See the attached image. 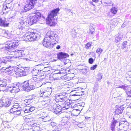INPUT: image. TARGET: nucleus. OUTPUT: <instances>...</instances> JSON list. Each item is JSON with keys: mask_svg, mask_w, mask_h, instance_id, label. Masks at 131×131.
<instances>
[{"mask_svg": "<svg viewBox=\"0 0 131 131\" xmlns=\"http://www.w3.org/2000/svg\"><path fill=\"white\" fill-rule=\"evenodd\" d=\"M40 16V13H37V14H34L30 19L23 20L22 26L19 27L17 29V34H19L21 32L24 26H29L36 23L38 20V18Z\"/></svg>", "mask_w": 131, "mask_h": 131, "instance_id": "obj_1", "label": "nucleus"}, {"mask_svg": "<svg viewBox=\"0 0 131 131\" xmlns=\"http://www.w3.org/2000/svg\"><path fill=\"white\" fill-rule=\"evenodd\" d=\"M124 123L122 122L118 123V122L116 121H114L113 122L111 126V128L112 131H115V127L116 125H119L117 127L119 131H126L128 127L129 123L127 122H123Z\"/></svg>", "mask_w": 131, "mask_h": 131, "instance_id": "obj_2", "label": "nucleus"}, {"mask_svg": "<svg viewBox=\"0 0 131 131\" xmlns=\"http://www.w3.org/2000/svg\"><path fill=\"white\" fill-rule=\"evenodd\" d=\"M59 11V8H58L54 9L50 12L46 19L47 24L50 26H54L56 24L57 20L54 18V17L57 16Z\"/></svg>", "mask_w": 131, "mask_h": 131, "instance_id": "obj_3", "label": "nucleus"}, {"mask_svg": "<svg viewBox=\"0 0 131 131\" xmlns=\"http://www.w3.org/2000/svg\"><path fill=\"white\" fill-rule=\"evenodd\" d=\"M39 64L37 65L35 68L33 69L31 71L32 74L34 75L37 76L38 75L40 72H43V69L44 68L43 66L48 65V63L47 62L43 60H39Z\"/></svg>", "mask_w": 131, "mask_h": 131, "instance_id": "obj_4", "label": "nucleus"}, {"mask_svg": "<svg viewBox=\"0 0 131 131\" xmlns=\"http://www.w3.org/2000/svg\"><path fill=\"white\" fill-rule=\"evenodd\" d=\"M42 80V79H40L37 77H34L29 80L30 91L41 86L42 84L39 85V82Z\"/></svg>", "mask_w": 131, "mask_h": 131, "instance_id": "obj_5", "label": "nucleus"}, {"mask_svg": "<svg viewBox=\"0 0 131 131\" xmlns=\"http://www.w3.org/2000/svg\"><path fill=\"white\" fill-rule=\"evenodd\" d=\"M16 16V17H17V19L18 20L19 23V25L17 28H18L19 27L22 26L23 20L24 19V17L21 13L17 11H15L13 13H11L9 16V18H14Z\"/></svg>", "mask_w": 131, "mask_h": 131, "instance_id": "obj_6", "label": "nucleus"}, {"mask_svg": "<svg viewBox=\"0 0 131 131\" xmlns=\"http://www.w3.org/2000/svg\"><path fill=\"white\" fill-rule=\"evenodd\" d=\"M38 35L37 33L28 32L23 36L25 38V40L32 41L36 40L37 39Z\"/></svg>", "mask_w": 131, "mask_h": 131, "instance_id": "obj_7", "label": "nucleus"}, {"mask_svg": "<svg viewBox=\"0 0 131 131\" xmlns=\"http://www.w3.org/2000/svg\"><path fill=\"white\" fill-rule=\"evenodd\" d=\"M36 1V0H27V4L25 5L24 8L22 9L21 12H25L32 9Z\"/></svg>", "mask_w": 131, "mask_h": 131, "instance_id": "obj_8", "label": "nucleus"}, {"mask_svg": "<svg viewBox=\"0 0 131 131\" xmlns=\"http://www.w3.org/2000/svg\"><path fill=\"white\" fill-rule=\"evenodd\" d=\"M28 67H23L21 69H18L15 71V73L16 75L19 76H25L27 75L28 73L29 69Z\"/></svg>", "mask_w": 131, "mask_h": 131, "instance_id": "obj_9", "label": "nucleus"}, {"mask_svg": "<svg viewBox=\"0 0 131 131\" xmlns=\"http://www.w3.org/2000/svg\"><path fill=\"white\" fill-rule=\"evenodd\" d=\"M46 36L50 37L52 42L53 43L56 42L58 41V37L57 35L55 34L53 32L49 31L46 34Z\"/></svg>", "mask_w": 131, "mask_h": 131, "instance_id": "obj_10", "label": "nucleus"}, {"mask_svg": "<svg viewBox=\"0 0 131 131\" xmlns=\"http://www.w3.org/2000/svg\"><path fill=\"white\" fill-rule=\"evenodd\" d=\"M8 87V90L11 93L18 92L20 90H21L19 83L17 84H13L11 85H9Z\"/></svg>", "mask_w": 131, "mask_h": 131, "instance_id": "obj_11", "label": "nucleus"}, {"mask_svg": "<svg viewBox=\"0 0 131 131\" xmlns=\"http://www.w3.org/2000/svg\"><path fill=\"white\" fill-rule=\"evenodd\" d=\"M43 46L47 48H51L53 47V45L56 44V43H53L48 36H46L44 38L42 43Z\"/></svg>", "mask_w": 131, "mask_h": 131, "instance_id": "obj_12", "label": "nucleus"}, {"mask_svg": "<svg viewBox=\"0 0 131 131\" xmlns=\"http://www.w3.org/2000/svg\"><path fill=\"white\" fill-rule=\"evenodd\" d=\"M8 45L5 47V49L9 50L16 48L18 46L17 44L14 40L9 41Z\"/></svg>", "mask_w": 131, "mask_h": 131, "instance_id": "obj_13", "label": "nucleus"}, {"mask_svg": "<svg viewBox=\"0 0 131 131\" xmlns=\"http://www.w3.org/2000/svg\"><path fill=\"white\" fill-rule=\"evenodd\" d=\"M13 52L14 53L15 56L13 57L9 56V58H18L19 57H22L25 55L24 51L23 50H16Z\"/></svg>", "mask_w": 131, "mask_h": 131, "instance_id": "obj_14", "label": "nucleus"}, {"mask_svg": "<svg viewBox=\"0 0 131 131\" xmlns=\"http://www.w3.org/2000/svg\"><path fill=\"white\" fill-rule=\"evenodd\" d=\"M21 88H22L23 89L26 91H30L29 81H26L22 83L21 85Z\"/></svg>", "mask_w": 131, "mask_h": 131, "instance_id": "obj_15", "label": "nucleus"}, {"mask_svg": "<svg viewBox=\"0 0 131 131\" xmlns=\"http://www.w3.org/2000/svg\"><path fill=\"white\" fill-rule=\"evenodd\" d=\"M66 101H65L64 103L62 105V108H64L67 109L69 107H72L73 104L72 102L69 100L66 99Z\"/></svg>", "mask_w": 131, "mask_h": 131, "instance_id": "obj_16", "label": "nucleus"}, {"mask_svg": "<svg viewBox=\"0 0 131 131\" xmlns=\"http://www.w3.org/2000/svg\"><path fill=\"white\" fill-rule=\"evenodd\" d=\"M53 106V108L54 109V111L56 114L59 115L61 113L62 109V106L59 105L57 106L56 104H54Z\"/></svg>", "mask_w": 131, "mask_h": 131, "instance_id": "obj_17", "label": "nucleus"}, {"mask_svg": "<svg viewBox=\"0 0 131 131\" xmlns=\"http://www.w3.org/2000/svg\"><path fill=\"white\" fill-rule=\"evenodd\" d=\"M67 94L65 93H62L56 95V97L58 99H60L61 100L60 101V102L62 101L63 100L65 101L67 98L66 96Z\"/></svg>", "mask_w": 131, "mask_h": 131, "instance_id": "obj_18", "label": "nucleus"}, {"mask_svg": "<svg viewBox=\"0 0 131 131\" xmlns=\"http://www.w3.org/2000/svg\"><path fill=\"white\" fill-rule=\"evenodd\" d=\"M1 69L4 70L5 72L9 74H11L13 72V70L11 69V67L6 68L0 66V70Z\"/></svg>", "mask_w": 131, "mask_h": 131, "instance_id": "obj_19", "label": "nucleus"}, {"mask_svg": "<svg viewBox=\"0 0 131 131\" xmlns=\"http://www.w3.org/2000/svg\"><path fill=\"white\" fill-rule=\"evenodd\" d=\"M124 110V107L122 106L119 107L116 106V108L115 112V113L117 114H119L122 113Z\"/></svg>", "mask_w": 131, "mask_h": 131, "instance_id": "obj_20", "label": "nucleus"}, {"mask_svg": "<svg viewBox=\"0 0 131 131\" xmlns=\"http://www.w3.org/2000/svg\"><path fill=\"white\" fill-rule=\"evenodd\" d=\"M58 58L60 60L62 58H66L69 56V55L67 53L62 52L59 53L57 54Z\"/></svg>", "mask_w": 131, "mask_h": 131, "instance_id": "obj_21", "label": "nucleus"}, {"mask_svg": "<svg viewBox=\"0 0 131 131\" xmlns=\"http://www.w3.org/2000/svg\"><path fill=\"white\" fill-rule=\"evenodd\" d=\"M12 101L10 99H6L4 100V106L8 107L12 103Z\"/></svg>", "mask_w": 131, "mask_h": 131, "instance_id": "obj_22", "label": "nucleus"}, {"mask_svg": "<svg viewBox=\"0 0 131 131\" xmlns=\"http://www.w3.org/2000/svg\"><path fill=\"white\" fill-rule=\"evenodd\" d=\"M0 24L1 26H7L9 24V23H7V22L6 20V19L4 17H3L2 18L0 19Z\"/></svg>", "mask_w": 131, "mask_h": 131, "instance_id": "obj_23", "label": "nucleus"}, {"mask_svg": "<svg viewBox=\"0 0 131 131\" xmlns=\"http://www.w3.org/2000/svg\"><path fill=\"white\" fill-rule=\"evenodd\" d=\"M51 89L50 88H47L45 91L42 93L43 94L46 96H49L51 93Z\"/></svg>", "mask_w": 131, "mask_h": 131, "instance_id": "obj_24", "label": "nucleus"}, {"mask_svg": "<svg viewBox=\"0 0 131 131\" xmlns=\"http://www.w3.org/2000/svg\"><path fill=\"white\" fill-rule=\"evenodd\" d=\"M34 97L35 96L33 95H30L26 97V99L25 100V101L27 103H31L32 102V100Z\"/></svg>", "mask_w": 131, "mask_h": 131, "instance_id": "obj_25", "label": "nucleus"}, {"mask_svg": "<svg viewBox=\"0 0 131 131\" xmlns=\"http://www.w3.org/2000/svg\"><path fill=\"white\" fill-rule=\"evenodd\" d=\"M117 88L122 89L125 91V92L126 91L129 90L130 88L127 85H123L121 86H119L117 87Z\"/></svg>", "mask_w": 131, "mask_h": 131, "instance_id": "obj_26", "label": "nucleus"}, {"mask_svg": "<svg viewBox=\"0 0 131 131\" xmlns=\"http://www.w3.org/2000/svg\"><path fill=\"white\" fill-rule=\"evenodd\" d=\"M7 85V82L6 80H0V86L5 87Z\"/></svg>", "mask_w": 131, "mask_h": 131, "instance_id": "obj_27", "label": "nucleus"}, {"mask_svg": "<svg viewBox=\"0 0 131 131\" xmlns=\"http://www.w3.org/2000/svg\"><path fill=\"white\" fill-rule=\"evenodd\" d=\"M9 59V56H8L7 58L6 57L4 58L3 60L1 59L0 58V64L2 63L5 64L7 61H10Z\"/></svg>", "mask_w": 131, "mask_h": 131, "instance_id": "obj_28", "label": "nucleus"}, {"mask_svg": "<svg viewBox=\"0 0 131 131\" xmlns=\"http://www.w3.org/2000/svg\"><path fill=\"white\" fill-rule=\"evenodd\" d=\"M60 74L59 73H54L52 76V77L54 79H59L61 78Z\"/></svg>", "mask_w": 131, "mask_h": 131, "instance_id": "obj_29", "label": "nucleus"}, {"mask_svg": "<svg viewBox=\"0 0 131 131\" xmlns=\"http://www.w3.org/2000/svg\"><path fill=\"white\" fill-rule=\"evenodd\" d=\"M122 36L120 35L116 36L115 38V42L117 43L119 41L122 39Z\"/></svg>", "mask_w": 131, "mask_h": 131, "instance_id": "obj_30", "label": "nucleus"}, {"mask_svg": "<svg viewBox=\"0 0 131 131\" xmlns=\"http://www.w3.org/2000/svg\"><path fill=\"white\" fill-rule=\"evenodd\" d=\"M21 107H18V108L14 109H10V110L9 112L10 113H13V112H15L18 111H21Z\"/></svg>", "mask_w": 131, "mask_h": 131, "instance_id": "obj_31", "label": "nucleus"}, {"mask_svg": "<svg viewBox=\"0 0 131 131\" xmlns=\"http://www.w3.org/2000/svg\"><path fill=\"white\" fill-rule=\"evenodd\" d=\"M117 11V8L115 7H112L111 9V13L113 14V15L116 14Z\"/></svg>", "mask_w": 131, "mask_h": 131, "instance_id": "obj_32", "label": "nucleus"}, {"mask_svg": "<svg viewBox=\"0 0 131 131\" xmlns=\"http://www.w3.org/2000/svg\"><path fill=\"white\" fill-rule=\"evenodd\" d=\"M126 114L129 116V114H131V106H129L126 109Z\"/></svg>", "mask_w": 131, "mask_h": 131, "instance_id": "obj_33", "label": "nucleus"}, {"mask_svg": "<svg viewBox=\"0 0 131 131\" xmlns=\"http://www.w3.org/2000/svg\"><path fill=\"white\" fill-rule=\"evenodd\" d=\"M125 92L128 96L129 97H131V89L130 90L126 91Z\"/></svg>", "mask_w": 131, "mask_h": 131, "instance_id": "obj_34", "label": "nucleus"}, {"mask_svg": "<svg viewBox=\"0 0 131 131\" xmlns=\"http://www.w3.org/2000/svg\"><path fill=\"white\" fill-rule=\"evenodd\" d=\"M38 57L37 56H35V57L31 60V61H34L35 62L38 61L39 60Z\"/></svg>", "mask_w": 131, "mask_h": 131, "instance_id": "obj_35", "label": "nucleus"}, {"mask_svg": "<svg viewBox=\"0 0 131 131\" xmlns=\"http://www.w3.org/2000/svg\"><path fill=\"white\" fill-rule=\"evenodd\" d=\"M103 51V50L102 49L100 48H98L96 50V52L98 54H99V56H100V54Z\"/></svg>", "mask_w": 131, "mask_h": 131, "instance_id": "obj_36", "label": "nucleus"}, {"mask_svg": "<svg viewBox=\"0 0 131 131\" xmlns=\"http://www.w3.org/2000/svg\"><path fill=\"white\" fill-rule=\"evenodd\" d=\"M30 106H26L25 107V108L24 109L25 110L24 111V112L25 113H27L29 112Z\"/></svg>", "mask_w": 131, "mask_h": 131, "instance_id": "obj_37", "label": "nucleus"}, {"mask_svg": "<svg viewBox=\"0 0 131 131\" xmlns=\"http://www.w3.org/2000/svg\"><path fill=\"white\" fill-rule=\"evenodd\" d=\"M83 93V92H76V94H74L73 95V96H81L82 95H83L82 94Z\"/></svg>", "mask_w": 131, "mask_h": 131, "instance_id": "obj_38", "label": "nucleus"}, {"mask_svg": "<svg viewBox=\"0 0 131 131\" xmlns=\"http://www.w3.org/2000/svg\"><path fill=\"white\" fill-rule=\"evenodd\" d=\"M18 103H15V105H14L13 107H12L11 109H17L18 107H20L18 105Z\"/></svg>", "mask_w": 131, "mask_h": 131, "instance_id": "obj_39", "label": "nucleus"}, {"mask_svg": "<svg viewBox=\"0 0 131 131\" xmlns=\"http://www.w3.org/2000/svg\"><path fill=\"white\" fill-rule=\"evenodd\" d=\"M59 127V126L58 125L56 126L54 129L52 130V131H60V128Z\"/></svg>", "mask_w": 131, "mask_h": 131, "instance_id": "obj_40", "label": "nucleus"}, {"mask_svg": "<svg viewBox=\"0 0 131 131\" xmlns=\"http://www.w3.org/2000/svg\"><path fill=\"white\" fill-rule=\"evenodd\" d=\"M88 69L87 68H85L83 69L82 70V71L83 73L85 74L88 71Z\"/></svg>", "mask_w": 131, "mask_h": 131, "instance_id": "obj_41", "label": "nucleus"}, {"mask_svg": "<svg viewBox=\"0 0 131 131\" xmlns=\"http://www.w3.org/2000/svg\"><path fill=\"white\" fill-rule=\"evenodd\" d=\"M97 64H95L92 66L91 68L90 69L92 70H93L95 69L97 67Z\"/></svg>", "mask_w": 131, "mask_h": 131, "instance_id": "obj_42", "label": "nucleus"}, {"mask_svg": "<svg viewBox=\"0 0 131 131\" xmlns=\"http://www.w3.org/2000/svg\"><path fill=\"white\" fill-rule=\"evenodd\" d=\"M127 43V41H124L123 42L122 45L123 46V49L125 48L126 47Z\"/></svg>", "mask_w": 131, "mask_h": 131, "instance_id": "obj_43", "label": "nucleus"}, {"mask_svg": "<svg viewBox=\"0 0 131 131\" xmlns=\"http://www.w3.org/2000/svg\"><path fill=\"white\" fill-rule=\"evenodd\" d=\"M94 61L93 59L92 58H90L89 59V62L91 64H92Z\"/></svg>", "mask_w": 131, "mask_h": 131, "instance_id": "obj_44", "label": "nucleus"}, {"mask_svg": "<svg viewBox=\"0 0 131 131\" xmlns=\"http://www.w3.org/2000/svg\"><path fill=\"white\" fill-rule=\"evenodd\" d=\"M4 100L0 101V107L4 106Z\"/></svg>", "mask_w": 131, "mask_h": 131, "instance_id": "obj_45", "label": "nucleus"}, {"mask_svg": "<svg viewBox=\"0 0 131 131\" xmlns=\"http://www.w3.org/2000/svg\"><path fill=\"white\" fill-rule=\"evenodd\" d=\"M21 111H18L15 112H13V113L14 114L19 115L20 114Z\"/></svg>", "mask_w": 131, "mask_h": 131, "instance_id": "obj_46", "label": "nucleus"}, {"mask_svg": "<svg viewBox=\"0 0 131 131\" xmlns=\"http://www.w3.org/2000/svg\"><path fill=\"white\" fill-rule=\"evenodd\" d=\"M91 45V43L88 42L86 45L85 47L87 48H88L90 47Z\"/></svg>", "mask_w": 131, "mask_h": 131, "instance_id": "obj_47", "label": "nucleus"}, {"mask_svg": "<svg viewBox=\"0 0 131 131\" xmlns=\"http://www.w3.org/2000/svg\"><path fill=\"white\" fill-rule=\"evenodd\" d=\"M51 125L52 127H54L56 126L57 124L54 122H51Z\"/></svg>", "mask_w": 131, "mask_h": 131, "instance_id": "obj_48", "label": "nucleus"}, {"mask_svg": "<svg viewBox=\"0 0 131 131\" xmlns=\"http://www.w3.org/2000/svg\"><path fill=\"white\" fill-rule=\"evenodd\" d=\"M44 71L43 70V72H40V73H39L38 75H39V76L41 77L42 76H44V75L45 74V73H44Z\"/></svg>", "mask_w": 131, "mask_h": 131, "instance_id": "obj_49", "label": "nucleus"}, {"mask_svg": "<svg viewBox=\"0 0 131 131\" xmlns=\"http://www.w3.org/2000/svg\"><path fill=\"white\" fill-rule=\"evenodd\" d=\"M94 30L92 29L90 30V34L91 35L93 34L94 33Z\"/></svg>", "mask_w": 131, "mask_h": 131, "instance_id": "obj_50", "label": "nucleus"}, {"mask_svg": "<svg viewBox=\"0 0 131 131\" xmlns=\"http://www.w3.org/2000/svg\"><path fill=\"white\" fill-rule=\"evenodd\" d=\"M43 119H44L45 120H46V121H48L50 120V119L49 118V116H47L45 117Z\"/></svg>", "mask_w": 131, "mask_h": 131, "instance_id": "obj_51", "label": "nucleus"}, {"mask_svg": "<svg viewBox=\"0 0 131 131\" xmlns=\"http://www.w3.org/2000/svg\"><path fill=\"white\" fill-rule=\"evenodd\" d=\"M30 107V109H29V112H32L35 110V108L34 107H31V106Z\"/></svg>", "mask_w": 131, "mask_h": 131, "instance_id": "obj_52", "label": "nucleus"}, {"mask_svg": "<svg viewBox=\"0 0 131 131\" xmlns=\"http://www.w3.org/2000/svg\"><path fill=\"white\" fill-rule=\"evenodd\" d=\"M98 79L100 80L102 78V76L100 73H99L98 74Z\"/></svg>", "mask_w": 131, "mask_h": 131, "instance_id": "obj_53", "label": "nucleus"}, {"mask_svg": "<svg viewBox=\"0 0 131 131\" xmlns=\"http://www.w3.org/2000/svg\"><path fill=\"white\" fill-rule=\"evenodd\" d=\"M127 79L130 82H131V77L129 76L127 77Z\"/></svg>", "mask_w": 131, "mask_h": 131, "instance_id": "obj_54", "label": "nucleus"}, {"mask_svg": "<svg viewBox=\"0 0 131 131\" xmlns=\"http://www.w3.org/2000/svg\"><path fill=\"white\" fill-rule=\"evenodd\" d=\"M93 91L94 92H96L97 91V88L96 89L95 88V86L94 87L93 89Z\"/></svg>", "mask_w": 131, "mask_h": 131, "instance_id": "obj_55", "label": "nucleus"}, {"mask_svg": "<svg viewBox=\"0 0 131 131\" xmlns=\"http://www.w3.org/2000/svg\"><path fill=\"white\" fill-rule=\"evenodd\" d=\"M99 0H92V1L95 3H97L98 2Z\"/></svg>", "mask_w": 131, "mask_h": 131, "instance_id": "obj_56", "label": "nucleus"}, {"mask_svg": "<svg viewBox=\"0 0 131 131\" xmlns=\"http://www.w3.org/2000/svg\"><path fill=\"white\" fill-rule=\"evenodd\" d=\"M60 48V46L59 45L57 46L56 47V48L57 49H59Z\"/></svg>", "mask_w": 131, "mask_h": 131, "instance_id": "obj_57", "label": "nucleus"}, {"mask_svg": "<svg viewBox=\"0 0 131 131\" xmlns=\"http://www.w3.org/2000/svg\"><path fill=\"white\" fill-rule=\"evenodd\" d=\"M8 9V7L7 6H6V7L4 9V8L3 10H4V9L5 10H6V9Z\"/></svg>", "mask_w": 131, "mask_h": 131, "instance_id": "obj_58", "label": "nucleus"}, {"mask_svg": "<svg viewBox=\"0 0 131 131\" xmlns=\"http://www.w3.org/2000/svg\"><path fill=\"white\" fill-rule=\"evenodd\" d=\"M124 122H126L125 121V120L124 119V121H123V122H122V121L120 122L119 123H120L121 122H122V123H124V122H124Z\"/></svg>", "mask_w": 131, "mask_h": 131, "instance_id": "obj_59", "label": "nucleus"}, {"mask_svg": "<svg viewBox=\"0 0 131 131\" xmlns=\"http://www.w3.org/2000/svg\"><path fill=\"white\" fill-rule=\"evenodd\" d=\"M85 118L86 119H88V118H90V117H85Z\"/></svg>", "mask_w": 131, "mask_h": 131, "instance_id": "obj_60", "label": "nucleus"}, {"mask_svg": "<svg viewBox=\"0 0 131 131\" xmlns=\"http://www.w3.org/2000/svg\"><path fill=\"white\" fill-rule=\"evenodd\" d=\"M4 33H5V34L6 35H7V33L6 32V31H4Z\"/></svg>", "mask_w": 131, "mask_h": 131, "instance_id": "obj_61", "label": "nucleus"}, {"mask_svg": "<svg viewBox=\"0 0 131 131\" xmlns=\"http://www.w3.org/2000/svg\"><path fill=\"white\" fill-rule=\"evenodd\" d=\"M104 3L106 4L107 5H108V4H110V3H109V2L106 3V2H104Z\"/></svg>", "mask_w": 131, "mask_h": 131, "instance_id": "obj_62", "label": "nucleus"}, {"mask_svg": "<svg viewBox=\"0 0 131 131\" xmlns=\"http://www.w3.org/2000/svg\"><path fill=\"white\" fill-rule=\"evenodd\" d=\"M129 118H131V114H129Z\"/></svg>", "mask_w": 131, "mask_h": 131, "instance_id": "obj_63", "label": "nucleus"}, {"mask_svg": "<svg viewBox=\"0 0 131 131\" xmlns=\"http://www.w3.org/2000/svg\"><path fill=\"white\" fill-rule=\"evenodd\" d=\"M92 5H93V6H95V5L94 4L92 3Z\"/></svg>", "mask_w": 131, "mask_h": 131, "instance_id": "obj_64", "label": "nucleus"}]
</instances>
